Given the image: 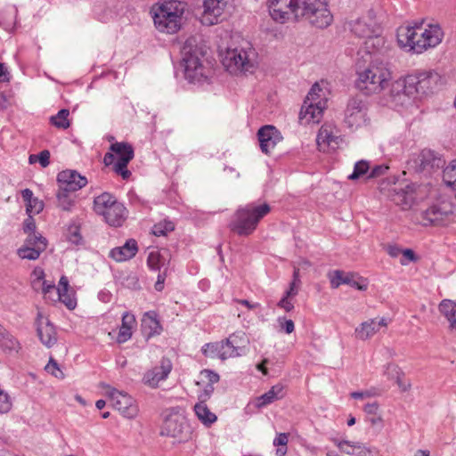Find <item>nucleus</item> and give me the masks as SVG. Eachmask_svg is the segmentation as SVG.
<instances>
[{"label":"nucleus","instance_id":"1","mask_svg":"<svg viewBox=\"0 0 456 456\" xmlns=\"http://www.w3.org/2000/svg\"><path fill=\"white\" fill-rule=\"evenodd\" d=\"M349 28L358 37L366 38L365 46L371 59L365 69H357L358 78L355 86L366 95L379 93L388 86L391 71L387 62L375 54V48L383 45L384 39L379 37L380 27L376 20L374 11L370 10L366 16L352 20Z\"/></svg>","mask_w":456,"mask_h":456},{"label":"nucleus","instance_id":"2","mask_svg":"<svg viewBox=\"0 0 456 456\" xmlns=\"http://www.w3.org/2000/svg\"><path fill=\"white\" fill-rule=\"evenodd\" d=\"M272 18L281 23L307 20L317 28H326L333 21L328 0H269Z\"/></svg>","mask_w":456,"mask_h":456},{"label":"nucleus","instance_id":"3","mask_svg":"<svg viewBox=\"0 0 456 456\" xmlns=\"http://www.w3.org/2000/svg\"><path fill=\"white\" fill-rule=\"evenodd\" d=\"M421 25L422 23L399 28L398 45L413 53H421L439 45L444 37L441 28L438 25L430 24L428 28L423 29Z\"/></svg>","mask_w":456,"mask_h":456},{"label":"nucleus","instance_id":"4","mask_svg":"<svg viewBox=\"0 0 456 456\" xmlns=\"http://www.w3.org/2000/svg\"><path fill=\"white\" fill-rule=\"evenodd\" d=\"M207 45L199 37H190L183 43L181 54L185 79L191 84L208 80L209 69L203 64Z\"/></svg>","mask_w":456,"mask_h":456},{"label":"nucleus","instance_id":"5","mask_svg":"<svg viewBox=\"0 0 456 456\" xmlns=\"http://www.w3.org/2000/svg\"><path fill=\"white\" fill-rule=\"evenodd\" d=\"M271 211L269 204L248 203L240 207L233 214L228 227L239 236H248L257 227L260 220Z\"/></svg>","mask_w":456,"mask_h":456},{"label":"nucleus","instance_id":"6","mask_svg":"<svg viewBox=\"0 0 456 456\" xmlns=\"http://www.w3.org/2000/svg\"><path fill=\"white\" fill-rule=\"evenodd\" d=\"M223 64L231 73H252L256 64V53L250 42L243 40L237 47L227 49Z\"/></svg>","mask_w":456,"mask_h":456},{"label":"nucleus","instance_id":"7","mask_svg":"<svg viewBox=\"0 0 456 456\" xmlns=\"http://www.w3.org/2000/svg\"><path fill=\"white\" fill-rule=\"evenodd\" d=\"M93 208L112 227H120L128 213L123 203L119 202L113 194L106 191L94 199Z\"/></svg>","mask_w":456,"mask_h":456},{"label":"nucleus","instance_id":"8","mask_svg":"<svg viewBox=\"0 0 456 456\" xmlns=\"http://www.w3.org/2000/svg\"><path fill=\"white\" fill-rule=\"evenodd\" d=\"M185 4L171 0L161 4L154 12L153 20L156 28L163 33L174 34L181 27Z\"/></svg>","mask_w":456,"mask_h":456},{"label":"nucleus","instance_id":"9","mask_svg":"<svg viewBox=\"0 0 456 456\" xmlns=\"http://www.w3.org/2000/svg\"><path fill=\"white\" fill-rule=\"evenodd\" d=\"M419 89V70H415L393 83L391 97L396 104L406 105L411 100L420 97Z\"/></svg>","mask_w":456,"mask_h":456},{"label":"nucleus","instance_id":"10","mask_svg":"<svg viewBox=\"0 0 456 456\" xmlns=\"http://www.w3.org/2000/svg\"><path fill=\"white\" fill-rule=\"evenodd\" d=\"M318 92H321V88L318 84H314L307 94L299 112V119L305 125L318 124L322 117L326 102L321 98Z\"/></svg>","mask_w":456,"mask_h":456},{"label":"nucleus","instance_id":"11","mask_svg":"<svg viewBox=\"0 0 456 456\" xmlns=\"http://www.w3.org/2000/svg\"><path fill=\"white\" fill-rule=\"evenodd\" d=\"M191 428L185 416L172 411L164 419L160 435L176 439L179 443L187 442L191 437Z\"/></svg>","mask_w":456,"mask_h":456},{"label":"nucleus","instance_id":"12","mask_svg":"<svg viewBox=\"0 0 456 456\" xmlns=\"http://www.w3.org/2000/svg\"><path fill=\"white\" fill-rule=\"evenodd\" d=\"M367 103L361 96L348 100L345 110V122L349 127H359L366 123Z\"/></svg>","mask_w":456,"mask_h":456},{"label":"nucleus","instance_id":"13","mask_svg":"<svg viewBox=\"0 0 456 456\" xmlns=\"http://www.w3.org/2000/svg\"><path fill=\"white\" fill-rule=\"evenodd\" d=\"M107 394L112 402L113 407L125 418L133 419L137 415V406L134 404V399L126 393L109 387Z\"/></svg>","mask_w":456,"mask_h":456},{"label":"nucleus","instance_id":"14","mask_svg":"<svg viewBox=\"0 0 456 456\" xmlns=\"http://www.w3.org/2000/svg\"><path fill=\"white\" fill-rule=\"evenodd\" d=\"M452 211L446 205H432L421 213L424 226H445L450 222Z\"/></svg>","mask_w":456,"mask_h":456},{"label":"nucleus","instance_id":"15","mask_svg":"<svg viewBox=\"0 0 456 456\" xmlns=\"http://www.w3.org/2000/svg\"><path fill=\"white\" fill-rule=\"evenodd\" d=\"M57 183L61 190L66 191H77L84 188L88 181L76 170L66 169L61 171L57 175Z\"/></svg>","mask_w":456,"mask_h":456},{"label":"nucleus","instance_id":"16","mask_svg":"<svg viewBox=\"0 0 456 456\" xmlns=\"http://www.w3.org/2000/svg\"><path fill=\"white\" fill-rule=\"evenodd\" d=\"M388 197L403 210H407L411 208L415 201V186L414 184H405L404 186L395 184L389 190Z\"/></svg>","mask_w":456,"mask_h":456},{"label":"nucleus","instance_id":"17","mask_svg":"<svg viewBox=\"0 0 456 456\" xmlns=\"http://www.w3.org/2000/svg\"><path fill=\"white\" fill-rule=\"evenodd\" d=\"M342 284L349 285L361 291L366 290L368 287L366 280L358 273H345L340 270L334 271L333 275L330 277L331 287L337 289Z\"/></svg>","mask_w":456,"mask_h":456},{"label":"nucleus","instance_id":"18","mask_svg":"<svg viewBox=\"0 0 456 456\" xmlns=\"http://www.w3.org/2000/svg\"><path fill=\"white\" fill-rule=\"evenodd\" d=\"M260 149L263 153L270 154L278 142L282 140L280 131L273 126L265 125L257 132Z\"/></svg>","mask_w":456,"mask_h":456},{"label":"nucleus","instance_id":"19","mask_svg":"<svg viewBox=\"0 0 456 456\" xmlns=\"http://www.w3.org/2000/svg\"><path fill=\"white\" fill-rule=\"evenodd\" d=\"M37 333L39 340L47 347H52L57 342V333L54 326L47 317L38 312L36 319Z\"/></svg>","mask_w":456,"mask_h":456},{"label":"nucleus","instance_id":"20","mask_svg":"<svg viewBox=\"0 0 456 456\" xmlns=\"http://www.w3.org/2000/svg\"><path fill=\"white\" fill-rule=\"evenodd\" d=\"M173 368L172 362L168 358L163 357L160 364L148 370L143 376L144 384L151 387H157L159 381L165 380Z\"/></svg>","mask_w":456,"mask_h":456},{"label":"nucleus","instance_id":"21","mask_svg":"<svg viewBox=\"0 0 456 456\" xmlns=\"http://www.w3.org/2000/svg\"><path fill=\"white\" fill-rule=\"evenodd\" d=\"M229 1L230 0H204L202 23L206 25L216 24Z\"/></svg>","mask_w":456,"mask_h":456},{"label":"nucleus","instance_id":"22","mask_svg":"<svg viewBox=\"0 0 456 456\" xmlns=\"http://www.w3.org/2000/svg\"><path fill=\"white\" fill-rule=\"evenodd\" d=\"M58 291V301L62 303L69 310L75 309L77 306L76 292L70 288L69 281L65 275L60 278Z\"/></svg>","mask_w":456,"mask_h":456},{"label":"nucleus","instance_id":"23","mask_svg":"<svg viewBox=\"0 0 456 456\" xmlns=\"http://www.w3.org/2000/svg\"><path fill=\"white\" fill-rule=\"evenodd\" d=\"M47 245V239L36 231V224L30 216V260L37 259Z\"/></svg>","mask_w":456,"mask_h":456},{"label":"nucleus","instance_id":"24","mask_svg":"<svg viewBox=\"0 0 456 456\" xmlns=\"http://www.w3.org/2000/svg\"><path fill=\"white\" fill-rule=\"evenodd\" d=\"M137 252V241L134 239H129L123 246L112 248L109 253V256L116 262H123L133 258Z\"/></svg>","mask_w":456,"mask_h":456},{"label":"nucleus","instance_id":"25","mask_svg":"<svg viewBox=\"0 0 456 456\" xmlns=\"http://www.w3.org/2000/svg\"><path fill=\"white\" fill-rule=\"evenodd\" d=\"M420 97L432 94L441 81V76L435 70H419Z\"/></svg>","mask_w":456,"mask_h":456},{"label":"nucleus","instance_id":"26","mask_svg":"<svg viewBox=\"0 0 456 456\" xmlns=\"http://www.w3.org/2000/svg\"><path fill=\"white\" fill-rule=\"evenodd\" d=\"M243 335L233 333L228 338L220 341L224 347L221 353V360L241 355L243 346L239 345V340H242Z\"/></svg>","mask_w":456,"mask_h":456},{"label":"nucleus","instance_id":"27","mask_svg":"<svg viewBox=\"0 0 456 456\" xmlns=\"http://www.w3.org/2000/svg\"><path fill=\"white\" fill-rule=\"evenodd\" d=\"M285 395L284 387L281 384L273 386L266 393L257 396L254 404L257 409H262L273 402L282 399Z\"/></svg>","mask_w":456,"mask_h":456},{"label":"nucleus","instance_id":"28","mask_svg":"<svg viewBox=\"0 0 456 456\" xmlns=\"http://www.w3.org/2000/svg\"><path fill=\"white\" fill-rule=\"evenodd\" d=\"M419 171H429L435 168L443 167L444 160L438 157L435 151L431 150H423L419 156Z\"/></svg>","mask_w":456,"mask_h":456},{"label":"nucleus","instance_id":"29","mask_svg":"<svg viewBox=\"0 0 456 456\" xmlns=\"http://www.w3.org/2000/svg\"><path fill=\"white\" fill-rule=\"evenodd\" d=\"M337 446L342 452L349 455L368 456L371 453L370 448L359 442L342 440L337 442Z\"/></svg>","mask_w":456,"mask_h":456},{"label":"nucleus","instance_id":"30","mask_svg":"<svg viewBox=\"0 0 456 456\" xmlns=\"http://www.w3.org/2000/svg\"><path fill=\"white\" fill-rule=\"evenodd\" d=\"M135 323L134 316L127 312L122 315V324L117 337V342L119 344L126 342L132 337V327Z\"/></svg>","mask_w":456,"mask_h":456},{"label":"nucleus","instance_id":"31","mask_svg":"<svg viewBox=\"0 0 456 456\" xmlns=\"http://www.w3.org/2000/svg\"><path fill=\"white\" fill-rule=\"evenodd\" d=\"M194 411L198 419L207 427L211 426L216 421L217 417L211 412L206 404V402L200 401L194 406Z\"/></svg>","mask_w":456,"mask_h":456},{"label":"nucleus","instance_id":"32","mask_svg":"<svg viewBox=\"0 0 456 456\" xmlns=\"http://www.w3.org/2000/svg\"><path fill=\"white\" fill-rule=\"evenodd\" d=\"M440 313L449 322V328L455 327L456 324V303L450 299H444L438 305Z\"/></svg>","mask_w":456,"mask_h":456},{"label":"nucleus","instance_id":"33","mask_svg":"<svg viewBox=\"0 0 456 456\" xmlns=\"http://www.w3.org/2000/svg\"><path fill=\"white\" fill-rule=\"evenodd\" d=\"M379 331V324L375 319L364 322L360 327L355 329L356 337L362 340H365Z\"/></svg>","mask_w":456,"mask_h":456},{"label":"nucleus","instance_id":"34","mask_svg":"<svg viewBox=\"0 0 456 456\" xmlns=\"http://www.w3.org/2000/svg\"><path fill=\"white\" fill-rule=\"evenodd\" d=\"M69 116V110L68 109H61L56 115L50 118V123L59 129H67L70 126Z\"/></svg>","mask_w":456,"mask_h":456},{"label":"nucleus","instance_id":"35","mask_svg":"<svg viewBox=\"0 0 456 456\" xmlns=\"http://www.w3.org/2000/svg\"><path fill=\"white\" fill-rule=\"evenodd\" d=\"M142 327L143 330H149L147 333V338L154 335H158L161 332L162 327L159 322L155 318L146 314V317L142 319Z\"/></svg>","mask_w":456,"mask_h":456},{"label":"nucleus","instance_id":"36","mask_svg":"<svg viewBox=\"0 0 456 456\" xmlns=\"http://www.w3.org/2000/svg\"><path fill=\"white\" fill-rule=\"evenodd\" d=\"M338 137L334 135L327 126H322L318 132L316 142L319 146L322 144L332 146L333 143L338 144Z\"/></svg>","mask_w":456,"mask_h":456},{"label":"nucleus","instance_id":"37","mask_svg":"<svg viewBox=\"0 0 456 456\" xmlns=\"http://www.w3.org/2000/svg\"><path fill=\"white\" fill-rule=\"evenodd\" d=\"M110 149L113 152V154L117 156V159L126 158L127 154L131 155V160L134 157V149L132 145L128 142H117L115 143H112Z\"/></svg>","mask_w":456,"mask_h":456},{"label":"nucleus","instance_id":"38","mask_svg":"<svg viewBox=\"0 0 456 456\" xmlns=\"http://www.w3.org/2000/svg\"><path fill=\"white\" fill-rule=\"evenodd\" d=\"M131 161V155L127 154L126 158L117 159L113 165V171L120 175L124 180H128L132 173L127 169V165Z\"/></svg>","mask_w":456,"mask_h":456},{"label":"nucleus","instance_id":"39","mask_svg":"<svg viewBox=\"0 0 456 456\" xmlns=\"http://www.w3.org/2000/svg\"><path fill=\"white\" fill-rule=\"evenodd\" d=\"M165 261V258L159 252L152 251L148 255L147 265L151 270L161 273L160 269L164 265Z\"/></svg>","mask_w":456,"mask_h":456},{"label":"nucleus","instance_id":"40","mask_svg":"<svg viewBox=\"0 0 456 456\" xmlns=\"http://www.w3.org/2000/svg\"><path fill=\"white\" fill-rule=\"evenodd\" d=\"M223 344L219 342L208 343L202 347V353L205 356L210 358H220L223 350Z\"/></svg>","mask_w":456,"mask_h":456},{"label":"nucleus","instance_id":"41","mask_svg":"<svg viewBox=\"0 0 456 456\" xmlns=\"http://www.w3.org/2000/svg\"><path fill=\"white\" fill-rule=\"evenodd\" d=\"M175 230V224L172 221L164 220L153 225L152 233L157 236H166Z\"/></svg>","mask_w":456,"mask_h":456},{"label":"nucleus","instance_id":"42","mask_svg":"<svg viewBox=\"0 0 456 456\" xmlns=\"http://www.w3.org/2000/svg\"><path fill=\"white\" fill-rule=\"evenodd\" d=\"M370 169V163L366 160H360L354 164L353 173L348 176L350 180H356L366 175Z\"/></svg>","mask_w":456,"mask_h":456},{"label":"nucleus","instance_id":"43","mask_svg":"<svg viewBox=\"0 0 456 456\" xmlns=\"http://www.w3.org/2000/svg\"><path fill=\"white\" fill-rule=\"evenodd\" d=\"M66 238L70 243L74 245H80L83 239L80 233L79 226L75 224L69 225L67 229Z\"/></svg>","mask_w":456,"mask_h":456},{"label":"nucleus","instance_id":"44","mask_svg":"<svg viewBox=\"0 0 456 456\" xmlns=\"http://www.w3.org/2000/svg\"><path fill=\"white\" fill-rule=\"evenodd\" d=\"M42 285L44 298L51 302H57L58 287H56L53 282L43 283Z\"/></svg>","mask_w":456,"mask_h":456},{"label":"nucleus","instance_id":"45","mask_svg":"<svg viewBox=\"0 0 456 456\" xmlns=\"http://www.w3.org/2000/svg\"><path fill=\"white\" fill-rule=\"evenodd\" d=\"M69 192L70 191H66L59 187V191L57 193L59 207H61L63 210L67 211L70 209L71 206L74 203V201L69 197Z\"/></svg>","mask_w":456,"mask_h":456},{"label":"nucleus","instance_id":"46","mask_svg":"<svg viewBox=\"0 0 456 456\" xmlns=\"http://www.w3.org/2000/svg\"><path fill=\"white\" fill-rule=\"evenodd\" d=\"M50 157L48 150H44L38 154H30V164L38 162L42 167H46L50 164Z\"/></svg>","mask_w":456,"mask_h":456},{"label":"nucleus","instance_id":"47","mask_svg":"<svg viewBox=\"0 0 456 456\" xmlns=\"http://www.w3.org/2000/svg\"><path fill=\"white\" fill-rule=\"evenodd\" d=\"M301 284L300 279H299V269L294 268L293 271V279L292 281L289 284V289H287L285 292L287 293V297H295L298 293V289Z\"/></svg>","mask_w":456,"mask_h":456},{"label":"nucleus","instance_id":"48","mask_svg":"<svg viewBox=\"0 0 456 456\" xmlns=\"http://www.w3.org/2000/svg\"><path fill=\"white\" fill-rule=\"evenodd\" d=\"M45 370L57 379H62L65 377L64 372L60 369L58 362L53 357H50Z\"/></svg>","mask_w":456,"mask_h":456},{"label":"nucleus","instance_id":"49","mask_svg":"<svg viewBox=\"0 0 456 456\" xmlns=\"http://www.w3.org/2000/svg\"><path fill=\"white\" fill-rule=\"evenodd\" d=\"M200 379L201 382L207 381V383H211L214 385L219 381L220 377L216 372L205 369L200 371Z\"/></svg>","mask_w":456,"mask_h":456},{"label":"nucleus","instance_id":"50","mask_svg":"<svg viewBox=\"0 0 456 456\" xmlns=\"http://www.w3.org/2000/svg\"><path fill=\"white\" fill-rule=\"evenodd\" d=\"M384 374L389 379H395L399 376H403V372L401 370V369L396 364H394V363H388L386 366Z\"/></svg>","mask_w":456,"mask_h":456},{"label":"nucleus","instance_id":"51","mask_svg":"<svg viewBox=\"0 0 456 456\" xmlns=\"http://www.w3.org/2000/svg\"><path fill=\"white\" fill-rule=\"evenodd\" d=\"M277 321L281 331H284L287 334H290L294 331L295 324L292 320H288L285 317H279Z\"/></svg>","mask_w":456,"mask_h":456},{"label":"nucleus","instance_id":"52","mask_svg":"<svg viewBox=\"0 0 456 456\" xmlns=\"http://www.w3.org/2000/svg\"><path fill=\"white\" fill-rule=\"evenodd\" d=\"M388 168V166L386 164L377 165L371 168L370 172L367 175V178L370 179L380 177L387 172Z\"/></svg>","mask_w":456,"mask_h":456},{"label":"nucleus","instance_id":"53","mask_svg":"<svg viewBox=\"0 0 456 456\" xmlns=\"http://www.w3.org/2000/svg\"><path fill=\"white\" fill-rule=\"evenodd\" d=\"M12 403L9 395L0 389V413L8 412L11 409Z\"/></svg>","mask_w":456,"mask_h":456},{"label":"nucleus","instance_id":"54","mask_svg":"<svg viewBox=\"0 0 456 456\" xmlns=\"http://www.w3.org/2000/svg\"><path fill=\"white\" fill-rule=\"evenodd\" d=\"M45 204L42 200L33 197L30 191V214H38L44 209Z\"/></svg>","mask_w":456,"mask_h":456},{"label":"nucleus","instance_id":"55","mask_svg":"<svg viewBox=\"0 0 456 456\" xmlns=\"http://www.w3.org/2000/svg\"><path fill=\"white\" fill-rule=\"evenodd\" d=\"M291 297H287V293L285 292L281 299L278 302L277 305L286 312H290L294 309V305L290 301Z\"/></svg>","mask_w":456,"mask_h":456},{"label":"nucleus","instance_id":"56","mask_svg":"<svg viewBox=\"0 0 456 456\" xmlns=\"http://www.w3.org/2000/svg\"><path fill=\"white\" fill-rule=\"evenodd\" d=\"M214 392V385L207 383L203 388V391L199 395V400L207 402Z\"/></svg>","mask_w":456,"mask_h":456},{"label":"nucleus","instance_id":"57","mask_svg":"<svg viewBox=\"0 0 456 456\" xmlns=\"http://www.w3.org/2000/svg\"><path fill=\"white\" fill-rule=\"evenodd\" d=\"M289 441L288 434L280 433L273 440L275 446H286Z\"/></svg>","mask_w":456,"mask_h":456},{"label":"nucleus","instance_id":"58","mask_svg":"<svg viewBox=\"0 0 456 456\" xmlns=\"http://www.w3.org/2000/svg\"><path fill=\"white\" fill-rule=\"evenodd\" d=\"M19 256L23 259H28V239L24 240V244L17 251Z\"/></svg>","mask_w":456,"mask_h":456},{"label":"nucleus","instance_id":"59","mask_svg":"<svg viewBox=\"0 0 456 456\" xmlns=\"http://www.w3.org/2000/svg\"><path fill=\"white\" fill-rule=\"evenodd\" d=\"M166 272L159 273L157 281L154 285L157 291H161L164 289V282L166 280Z\"/></svg>","mask_w":456,"mask_h":456},{"label":"nucleus","instance_id":"60","mask_svg":"<svg viewBox=\"0 0 456 456\" xmlns=\"http://www.w3.org/2000/svg\"><path fill=\"white\" fill-rule=\"evenodd\" d=\"M387 252L391 257H397L400 254H403V250L396 245H388Z\"/></svg>","mask_w":456,"mask_h":456},{"label":"nucleus","instance_id":"61","mask_svg":"<svg viewBox=\"0 0 456 456\" xmlns=\"http://www.w3.org/2000/svg\"><path fill=\"white\" fill-rule=\"evenodd\" d=\"M378 409H379V404H378V403H376V402L371 403H367V404L364 406V411H365L367 414H369V415L376 416L377 411H378Z\"/></svg>","mask_w":456,"mask_h":456},{"label":"nucleus","instance_id":"62","mask_svg":"<svg viewBox=\"0 0 456 456\" xmlns=\"http://www.w3.org/2000/svg\"><path fill=\"white\" fill-rule=\"evenodd\" d=\"M9 79L10 77L7 68L4 63L0 62V82H7Z\"/></svg>","mask_w":456,"mask_h":456},{"label":"nucleus","instance_id":"63","mask_svg":"<svg viewBox=\"0 0 456 456\" xmlns=\"http://www.w3.org/2000/svg\"><path fill=\"white\" fill-rule=\"evenodd\" d=\"M30 283H31V286L33 288L34 290L36 291H43V283H48L47 281L45 280H37V279H34L33 281H30Z\"/></svg>","mask_w":456,"mask_h":456},{"label":"nucleus","instance_id":"64","mask_svg":"<svg viewBox=\"0 0 456 456\" xmlns=\"http://www.w3.org/2000/svg\"><path fill=\"white\" fill-rule=\"evenodd\" d=\"M403 256L407 258L411 262H415L417 260V256L414 251L411 248H406L403 250Z\"/></svg>","mask_w":456,"mask_h":456}]
</instances>
